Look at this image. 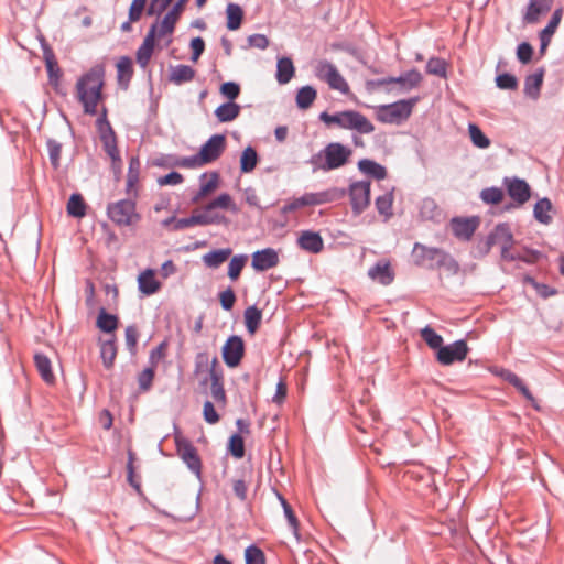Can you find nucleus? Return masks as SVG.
<instances>
[{
    "label": "nucleus",
    "instance_id": "e433bc0d",
    "mask_svg": "<svg viewBox=\"0 0 564 564\" xmlns=\"http://www.w3.org/2000/svg\"><path fill=\"white\" fill-rule=\"evenodd\" d=\"M226 15H227V28L230 31H236L240 28L242 19H243V11L240 8V6L236 3H229L226 8Z\"/></svg>",
    "mask_w": 564,
    "mask_h": 564
},
{
    "label": "nucleus",
    "instance_id": "58836bf2",
    "mask_svg": "<svg viewBox=\"0 0 564 564\" xmlns=\"http://www.w3.org/2000/svg\"><path fill=\"white\" fill-rule=\"evenodd\" d=\"M243 316L248 332L251 335H253L261 324L262 312L258 310L256 306H249L248 308H246Z\"/></svg>",
    "mask_w": 564,
    "mask_h": 564
},
{
    "label": "nucleus",
    "instance_id": "bb28decb",
    "mask_svg": "<svg viewBox=\"0 0 564 564\" xmlns=\"http://www.w3.org/2000/svg\"><path fill=\"white\" fill-rule=\"evenodd\" d=\"M219 186V175L217 173H210L209 175L203 174L200 177V187L197 194L193 197V203L197 204L212 193H214Z\"/></svg>",
    "mask_w": 564,
    "mask_h": 564
},
{
    "label": "nucleus",
    "instance_id": "13d9d810",
    "mask_svg": "<svg viewBox=\"0 0 564 564\" xmlns=\"http://www.w3.org/2000/svg\"><path fill=\"white\" fill-rule=\"evenodd\" d=\"M279 499L282 503V507H283V510H284V514L289 521V524L291 525V528L293 529L295 535H297V529H299V521H297V518L295 517L291 506L288 503V501L282 497V496H279Z\"/></svg>",
    "mask_w": 564,
    "mask_h": 564
},
{
    "label": "nucleus",
    "instance_id": "09e8293b",
    "mask_svg": "<svg viewBox=\"0 0 564 564\" xmlns=\"http://www.w3.org/2000/svg\"><path fill=\"white\" fill-rule=\"evenodd\" d=\"M315 198L316 205H323L327 203H332L334 200L339 199L343 197L344 192L337 189V188H330L324 192L313 193Z\"/></svg>",
    "mask_w": 564,
    "mask_h": 564
},
{
    "label": "nucleus",
    "instance_id": "a878e982",
    "mask_svg": "<svg viewBox=\"0 0 564 564\" xmlns=\"http://www.w3.org/2000/svg\"><path fill=\"white\" fill-rule=\"evenodd\" d=\"M553 0H530L527 12L524 14V21L527 23H536L540 15L545 14L550 11Z\"/></svg>",
    "mask_w": 564,
    "mask_h": 564
},
{
    "label": "nucleus",
    "instance_id": "aec40b11",
    "mask_svg": "<svg viewBox=\"0 0 564 564\" xmlns=\"http://www.w3.org/2000/svg\"><path fill=\"white\" fill-rule=\"evenodd\" d=\"M279 263V256L275 250L267 248L256 251L252 254V268L256 271H267L276 267Z\"/></svg>",
    "mask_w": 564,
    "mask_h": 564
},
{
    "label": "nucleus",
    "instance_id": "603ef678",
    "mask_svg": "<svg viewBox=\"0 0 564 564\" xmlns=\"http://www.w3.org/2000/svg\"><path fill=\"white\" fill-rule=\"evenodd\" d=\"M426 72L440 77H446V63L442 58H430L426 64Z\"/></svg>",
    "mask_w": 564,
    "mask_h": 564
},
{
    "label": "nucleus",
    "instance_id": "c85d7f7f",
    "mask_svg": "<svg viewBox=\"0 0 564 564\" xmlns=\"http://www.w3.org/2000/svg\"><path fill=\"white\" fill-rule=\"evenodd\" d=\"M195 77V70L188 65H176L170 69V82L175 85H182L193 80Z\"/></svg>",
    "mask_w": 564,
    "mask_h": 564
},
{
    "label": "nucleus",
    "instance_id": "a18cd8bd",
    "mask_svg": "<svg viewBox=\"0 0 564 564\" xmlns=\"http://www.w3.org/2000/svg\"><path fill=\"white\" fill-rule=\"evenodd\" d=\"M468 132L473 144L480 149H487L490 145V140L482 133L480 128L475 123H469Z\"/></svg>",
    "mask_w": 564,
    "mask_h": 564
},
{
    "label": "nucleus",
    "instance_id": "5fc2aeb1",
    "mask_svg": "<svg viewBox=\"0 0 564 564\" xmlns=\"http://www.w3.org/2000/svg\"><path fill=\"white\" fill-rule=\"evenodd\" d=\"M481 199L487 204H499L503 198V193L500 188L490 187L482 189L480 193Z\"/></svg>",
    "mask_w": 564,
    "mask_h": 564
},
{
    "label": "nucleus",
    "instance_id": "20e7f679",
    "mask_svg": "<svg viewBox=\"0 0 564 564\" xmlns=\"http://www.w3.org/2000/svg\"><path fill=\"white\" fill-rule=\"evenodd\" d=\"M351 155V149L339 142H332L327 144L317 156L312 159V163L315 164L317 169L330 171L346 165Z\"/></svg>",
    "mask_w": 564,
    "mask_h": 564
},
{
    "label": "nucleus",
    "instance_id": "f8f14e48",
    "mask_svg": "<svg viewBox=\"0 0 564 564\" xmlns=\"http://www.w3.org/2000/svg\"><path fill=\"white\" fill-rule=\"evenodd\" d=\"M468 351L467 343L460 339L451 345L442 346L436 352V359L441 365L449 366L455 361L465 360Z\"/></svg>",
    "mask_w": 564,
    "mask_h": 564
},
{
    "label": "nucleus",
    "instance_id": "393cba45",
    "mask_svg": "<svg viewBox=\"0 0 564 564\" xmlns=\"http://www.w3.org/2000/svg\"><path fill=\"white\" fill-rule=\"evenodd\" d=\"M297 243L303 250L312 253H319L324 248V241L321 235L310 230L303 231L300 235Z\"/></svg>",
    "mask_w": 564,
    "mask_h": 564
},
{
    "label": "nucleus",
    "instance_id": "9d476101",
    "mask_svg": "<svg viewBox=\"0 0 564 564\" xmlns=\"http://www.w3.org/2000/svg\"><path fill=\"white\" fill-rule=\"evenodd\" d=\"M413 257L416 264L427 267L430 269L444 265L445 262L451 259L442 249L429 248L419 242L413 247Z\"/></svg>",
    "mask_w": 564,
    "mask_h": 564
},
{
    "label": "nucleus",
    "instance_id": "4468645a",
    "mask_svg": "<svg viewBox=\"0 0 564 564\" xmlns=\"http://www.w3.org/2000/svg\"><path fill=\"white\" fill-rule=\"evenodd\" d=\"M349 196L355 214L362 213L370 203V182H356L350 185Z\"/></svg>",
    "mask_w": 564,
    "mask_h": 564
},
{
    "label": "nucleus",
    "instance_id": "4d7b16f0",
    "mask_svg": "<svg viewBox=\"0 0 564 564\" xmlns=\"http://www.w3.org/2000/svg\"><path fill=\"white\" fill-rule=\"evenodd\" d=\"M155 367L150 366L145 368L138 378L139 387L141 390L147 391L153 381Z\"/></svg>",
    "mask_w": 564,
    "mask_h": 564
},
{
    "label": "nucleus",
    "instance_id": "cd10ccee",
    "mask_svg": "<svg viewBox=\"0 0 564 564\" xmlns=\"http://www.w3.org/2000/svg\"><path fill=\"white\" fill-rule=\"evenodd\" d=\"M499 375L503 380L508 381L516 389H518L522 395L533 404L535 409H539L535 398L516 373L510 370H501Z\"/></svg>",
    "mask_w": 564,
    "mask_h": 564
},
{
    "label": "nucleus",
    "instance_id": "412c9836",
    "mask_svg": "<svg viewBox=\"0 0 564 564\" xmlns=\"http://www.w3.org/2000/svg\"><path fill=\"white\" fill-rule=\"evenodd\" d=\"M44 61L48 75V83L56 91H59L62 72L51 47H44Z\"/></svg>",
    "mask_w": 564,
    "mask_h": 564
},
{
    "label": "nucleus",
    "instance_id": "ea45409f",
    "mask_svg": "<svg viewBox=\"0 0 564 564\" xmlns=\"http://www.w3.org/2000/svg\"><path fill=\"white\" fill-rule=\"evenodd\" d=\"M100 356L102 364L107 369L113 366L117 356V346L113 339L106 340L100 346Z\"/></svg>",
    "mask_w": 564,
    "mask_h": 564
},
{
    "label": "nucleus",
    "instance_id": "de8ad7c7",
    "mask_svg": "<svg viewBox=\"0 0 564 564\" xmlns=\"http://www.w3.org/2000/svg\"><path fill=\"white\" fill-rule=\"evenodd\" d=\"M421 337L427 344V346L432 349H440L443 344V338L441 335L436 334L433 328L430 326L424 327L421 330Z\"/></svg>",
    "mask_w": 564,
    "mask_h": 564
},
{
    "label": "nucleus",
    "instance_id": "338daca9",
    "mask_svg": "<svg viewBox=\"0 0 564 564\" xmlns=\"http://www.w3.org/2000/svg\"><path fill=\"white\" fill-rule=\"evenodd\" d=\"M204 419L209 424H216L219 421V415L217 414L214 404L210 401H206L203 408Z\"/></svg>",
    "mask_w": 564,
    "mask_h": 564
},
{
    "label": "nucleus",
    "instance_id": "e2e57ef3",
    "mask_svg": "<svg viewBox=\"0 0 564 564\" xmlns=\"http://www.w3.org/2000/svg\"><path fill=\"white\" fill-rule=\"evenodd\" d=\"M183 175L178 172H171L164 176L158 178V184L160 186L166 185H178L183 182Z\"/></svg>",
    "mask_w": 564,
    "mask_h": 564
},
{
    "label": "nucleus",
    "instance_id": "79ce46f5",
    "mask_svg": "<svg viewBox=\"0 0 564 564\" xmlns=\"http://www.w3.org/2000/svg\"><path fill=\"white\" fill-rule=\"evenodd\" d=\"M258 163V154L251 147H247L240 158V170L243 173H250L254 170Z\"/></svg>",
    "mask_w": 564,
    "mask_h": 564
},
{
    "label": "nucleus",
    "instance_id": "c03bdc74",
    "mask_svg": "<svg viewBox=\"0 0 564 564\" xmlns=\"http://www.w3.org/2000/svg\"><path fill=\"white\" fill-rule=\"evenodd\" d=\"M551 209V202L547 198H542L534 206V216L540 223L549 224L552 220Z\"/></svg>",
    "mask_w": 564,
    "mask_h": 564
},
{
    "label": "nucleus",
    "instance_id": "052dcab7",
    "mask_svg": "<svg viewBox=\"0 0 564 564\" xmlns=\"http://www.w3.org/2000/svg\"><path fill=\"white\" fill-rule=\"evenodd\" d=\"M147 0H133L129 9V19L132 22L138 21L145 8Z\"/></svg>",
    "mask_w": 564,
    "mask_h": 564
},
{
    "label": "nucleus",
    "instance_id": "f03ea898",
    "mask_svg": "<svg viewBox=\"0 0 564 564\" xmlns=\"http://www.w3.org/2000/svg\"><path fill=\"white\" fill-rule=\"evenodd\" d=\"M216 208L230 210L232 213H238L239 210L237 205L234 203L232 197L229 194L224 193L209 202L204 207L203 212H194L191 217L177 219L173 228L175 230H181L196 225L206 226L210 224H220L225 218L214 212Z\"/></svg>",
    "mask_w": 564,
    "mask_h": 564
},
{
    "label": "nucleus",
    "instance_id": "5701e85b",
    "mask_svg": "<svg viewBox=\"0 0 564 564\" xmlns=\"http://www.w3.org/2000/svg\"><path fill=\"white\" fill-rule=\"evenodd\" d=\"M509 196L519 205L527 203L530 198V186L523 180L513 178L507 183Z\"/></svg>",
    "mask_w": 564,
    "mask_h": 564
},
{
    "label": "nucleus",
    "instance_id": "dca6fc26",
    "mask_svg": "<svg viewBox=\"0 0 564 564\" xmlns=\"http://www.w3.org/2000/svg\"><path fill=\"white\" fill-rule=\"evenodd\" d=\"M479 224L478 217H455L451 220L449 226L457 239L468 241L479 227Z\"/></svg>",
    "mask_w": 564,
    "mask_h": 564
},
{
    "label": "nucleus",
    "instance_id": "69168bd1",
    "mask_svg": "<svg viewBox=\"0 0 564 564\" xmlns=\"http://www.w3.org/2000/svg\"><path fill=\"white\" fill-rule=\"evenodd\" d=\"M166 349H167V344L165 341H163L151 351V354H150L151 366L156 367V365L165 357Z\"/></svg>",
    "mask_w": 564,
    "mask_h": 564
},
{
    "label": "nucleus",
    "instance_id": "7ed1b4c3",
    "mask_svg": "<svg viewBox=\"0 0 564 564\" xmlns=\"http://www.w3.org/2000/svg\"><path fill=\"white\" fill-rule=\"evenodd\" d=\"M319 119L327 126H336L341 129L356 130L359 133H371L373 124L362 113L355 110H346L330 115L322 112Z\"/></svg>",
    "mask_w": 564,
    "mask_h": 564
},
{
    "label": "nucleus",
    "instance_id": "8fccbe9b",
    "mask_svg": "<svg viewBox=\"0 0 564 564\" xmlns=\"http://www.w3.org/2000/svg\"><path fill=\"white\" fill-rule=\"evenodd\" d=\"M392 203L393 197L391 193H387L382 196H379L376 199V207L379 214L383 215L386 218H389L392 215Z\"/></svg>",
    "mask_w": 564,
    "mask_h": 564
},
{
    "label": "nucleus",
    "instance_id": "1a4fd4ad",
    "mask_svg": "<svg viewBox=\"0 0 564 564\" xmlns=\"http://www.w3.org/2000/svg\"><path fill=\"white\" fill-rule=\"evenodd\" d=\"M315 75L321 80L326 82L332 89L338 90L341 94L349 93L348 83L332 63L319 61L315 66Z\"/></svg>",
    "mask_w": 564,
    "mask_h": 564
},
{
    "label": "nucleus",
    "instance_id": "49530a36",
    "mask_svg": "<svg viewBox=\"0 0 564 564\" xmlns=\"http://www.w3.org/2000/svg\"><path fill=\"white\" fill-rule=\"evenodd\" d=\"M248 258L247 256H235L231 258L229 265H228V276L230 280L236 281L240 274L242 269L246 265Z\"/></svg>",
    "mask_w": 564,
    "mask_h": 564
},
{
    "label": "nucleus",
    "instance_id": "c9c22d12",
    "mask_svg": "<svg viewBox=\"0 0 564 564\" xmlns=\"http://www.w3.org/2000/svg\"><path fill=\"white\" fill-rule=\"evenodd\" d=\"M34 362L42 379L47 383H53L55 377L52 371L51 360L45 355L36 354Z\"/></svg>",
    "mask_w": 564,
    "mask_h": 564
},
{
    "label": "nucleus",
    "instance_id": "f257e3e1",
    "mask_svg": "<svg viewBox=\"0 0 564 564\" xmlns=\"http://www.w3.org/2000/svg\"><path fill=\"white\" fill-rule=\"evenodd\" d=\"M105 66L96 64L84 73L76 82V97L84 112L90 116L98 113V106L105 99Z\"/></svg>",
    "mask_w": 564,
    "mask_h": 564
},
{
    "label": "nucleus",
    "instance_id": "7c9ffc66",
    "mask_svg": "<svg viewBox=\"0 0 564 564\" xmlns=\"http://www.w3.org/2000/svg\"><path fill=\"white\" fill-rule=\"evenodd\" d=\"M295 68L293 62L289 57H281L276 65V80L281 85L288 84L294 76Z\"/></svg>",
    "mask_w": 564,
    "mask_h": 564
},
{
    "label": "nucleus",
    "instance_id": "473e14b6",
    "mask_svg": "<svg viewBox=\"0 0 564 564\" xmlns=\"http://www.w3.org/2000/svg\"><path fill=\"white\" fill-rule=\"evenodd\" d=\"M239 113L240 106L231 101L220 105L215 110V116L219 122H230L235 120Z\"/></svg>",
    "mask_w": 564,
    "mask_h": 564
},
{
    "label": "nucleus",
    "instance_id": "f704fd0d",
    "mask_svg": "<svg viewBox=\"0 0 564 564\" xmlns=\"http://www.w3.org/2000/svg\"><path fill=\"white\" fill-rule=\"evenodd\" d=\"M67 214L75 218H83L86 215V204L78 193L72 194L66 206Z\"/></svg>",
    "mask_w": 564,
    "mask_h": 564
},
{
    "label": "nucleus",
    "instance_id": "6e6552de",
    "mask_svg": "<svg viewBox=\"0 0 564 564\" xmlns=\"http://www.w3.org/2000/svg\"><path fill=\"white\" fill-rule=\"evenodd\" d=\"M423 77L416 69H411L399 77H386L375 82L378 87H386L394 85L395 87L389 88L388 91L408 93L420 86Z\"/></svg>",
    "mask_w": 564,
    "mask_h": 564
},
{
    "label": "nucleus",
    "instance_id": "2eb2a0df",
    "mask_svg": "<svg viewBox=\"0 0 564 564\" xmlns=\"http://www.w3.org/2000/svg\"><path fill=\"white\" fill-rule=\"evenodd\" d=\"M245 354V344L241 337L230 336L223 346V359L230 367H237Z\"/></svg>",
    "mask_w": 564,
    "mask_h": 564
},
{
    "label": "nucleus",
    "instance_id": "37998d69",
    "mask_svg": "<svg viewBox=\"0 0 564 564\" xmlns=\"http://www.w3.org/2000/svg\"><path fill=\"white\" fill-rule=\"evenodd\" d=\"M97 327L102 332L112 333L118 327V318L116 315L101 310L97 317Z\"/></svg>",
    "mask_w": 564,
    "mask_h": 564
},
{
    "label": "nucleus",
    "instance_id": "ddd939ff",
    "mask_svg": "<svg viewBox=\"0 0 564 564\" xmlns=\"http://www.w3.org/2000/svg\"><path fill=\"white\" fill-rule=\"evenodd\" d=\"M226 149V138L223 134H214L200 148L198 155L204 165L220 158Z\"/></svg>",
    "mask_w": 564,
    "mask_h": 564
},
{
    "label": "nucleus",
    "instance_id": "3c124183",
    "mask_svg": "<svg viewBox=\"0 0 564 564\" xmlns=\"http://www.w3.org/2000/svg\"><path fill=\"white\" fill-rule=\"evenodd\" d=\"M246 564H265V556L261 549L251 545L245 552Z\"/></svg>",
    "mask_w": 564,
    "mask_h": 564
},
{
    "label": "nucleus",
    "instance_id": "6e6d98bb",
    "mask_svg": "<svg viewBox=\"0 0 564 564\" xmlns=\"http://www.w3.org/2000/svg\"><path fill=\"white\" fill-rule=\"evenodd\" d=\"M496 84L500 89H516L518 87L517 78L508 73L498 75Z\"/></svg>",
    "mask_w": 564,
    "mask_h": 564
},
{
    "label": "nucleus",
    "instance_id": "864d4df0",
    "mask_svg": "<svg viewBox=\"0 0 564 564\" xmlns=\"http://www.w3.org/2000/svg\"><path fill=\"white\" fill-rule=\"evenodd\" d=\"M229 452L236 458L245 456V442L239 434H235L229 440Z\"/></svg>",
    "mask_w": 564,
    "mask_h": 564
},
{
    "label": "nucleus",
    "instance_id": "f3484780",
    "mask_svg": "<svg viewBox=\"0 0 564 564\" xmlns=\"http://www.w3.org/2000/svg\"><path fill=\"white\" fill-rule=\"evenodd\" d=\"M177 453L188 468L199 475L202 464L196 448L186 440L176 438Z\"/></svg>",
    "mask_w": 564,
    "mask_h": 564
},
{
    "label": "nucleus",
    "instance_id": "2f4dec72",
    "mask_svg": "<svg viewBox=\"0 0 564 564\" xmlns=\"http://www.w3.org/2000/svg\"><path fill=\"white\" fill-rule=\"evenodd\" d=\"M231 249H217L203 256V261L208 268L216 269L221 265L231 256Z\"/></svg>",
    "mask_w": 564,
    "mask_h": 564
},
{
    "label": "nucleus",
    "instance_id": "0eeeda50",
    "mask_svg": "<svg viewBox=\"0 0 564 564\" xmlns=\"http://www.w3.org/2000/svg\"><path fill=\"white\" fill-rule=\"evenodd\" d=\"M109 218L119 226H131L140 220L135 210V203L132 199H122L107 207Z\"/></svg>",
    "mask_w": 564,
    "mask_h": 564
},
{
    "label": "nucleus",
    "instance_id": "774afa93",
    "mask_svg": "<svg viewBox=\"0 0 564 564\" xmlns=\"http://www.w3.org/2000/svg\"><path fill=\"white\" fill-rule=\"evenodd\" d=\"M232 490L241 501L247 499L248 484L243 478L232 480Z\"/></svg>",
    "mask_w": 564,
    "mask_h": 564
},
{
    "label": "nucleus",
    "instance_id": "bf43d9fd",
    "mask_svg": "<svg viewBox=\"0 0 564 564\" xmlns=\"http://www.w3.org/2000/svg\"><path fill=\"white\" fill-rule=\"evenodd\" d=\"M220 93L229 100H235L240 94V87L234 82H227L220 86Z\"/></svg>",
    "mask_w": 564,
    "mask_h": 564
},
{
    "label": "nucleus",
    "instance_id": "4c0bfd02",
    "mask_svg": "<svg viewBox=\"0 0 564 564\" xmlns=\"http://www.w3.org/2000/svg\"><path fill=\"white\" fill-rule=\"evenodd\" d=\"M117 70H118V82L121 86L127 88L128 83L130 82L133 68H132V61L131 58L127 56H122L119 58L117 63Z\"/></svg>",
    "mask_w": 564,
    "mask_h": 564
},
{
    "label": "nucleus",
    "instance_id": "423d86ee",
    "mask_svg": "<svg viewBox=\"0 0 564 564\" xmlns=\"http://www.w3.org/2000/svg\"><path fill=\"white\" fill-rule=\"evenodd\" d=\"M416 101L417 98H412L379 106L377 110V118L379 121L384 123H400L410 117Z\"/></svg>",
    "mask_w": 564,
    "mask_h": 564
},
{
    "label": "nucleus",
    "instance_id": "a19ab883",
    "mask_svg": "<svg viewBox=\"0 0 564 564\" xmlns=\"http://www.w3.org/2000/svg\"><path fill=\"white\" fill-rule=\"evenodd\" d=\"M317 93L312 86H304L296 94V105L301 109H307L316 99Z\"/></svg>",
    "mask_w": 564,
    "mask_h": 564
},
{
    "label": "nucleus",
    "instance_id": "9b49d317",
    "mask_svg": "<svg viewBox=\"0 0 564 564\" xmlns=\"http://www.w3.org/2000/svg\"><path fill=\"white\" fill-rule=\"evenodd\" d=\"M495 245L500 246L501 257L503 259H514V256L510 253V249L513 246V237L507 225H498L495 228V230L488 236L485 252L487 253L490 250V248Z\"/></svg>",
    "mask_w": 564,
    "mask_h": 564
},
{
    "label": "nucleus",
    "instance_id": "c756f323",
    "mask_svg": "<svg viewBox=\"0 0 564 564\" xmlns=\"http://www.w3.org/2000/svg\"><path fill=\"white\" fill-rule=\"evenodd\" d=\"M543 76L544 73L542 69L527 76L524 82V94L528 97L532 99H536L539 97L543 84Z\"/></svg>",
    "mask_w": 564,
    "mask_h": 564
},
{
    "label": "nucleus",
    "instance_id": "39448f33",
    "mask_svg": "<svg viewBox=\"0 0 564 564\" xmlns=\"http://www.w3.org/2000/svg\"><path fill=\"white\" fill-rule=\"evenodd\" d=\"M203 367L209 368L210 376V393L213 399L221 403H226V393L223 386V371L219 368L217 358H214L210 362L207 354L200 352L196 357V371L198 372Z\"/></svg>",
    "mask_w": 564,
    "mask_h": 564
},
{
    "label": "nucleus",
    "instance_id": "a211bd4d",
    "mask_svg": "<svg viewBox=\"0 0 564 564\" xmlns=\"http://www.w3.org/2000/svg\"><path fill=\"white\" fill-rule=\"evenodd\" d=\"M368 276L382 285L391 284L394 280V272L390 261L387 259L379 260L369 269Z\"/></svg>",
    "mask_w": 564,
    "mask_h": 564
},
{
    "label": "nucleus",
    "instance_id": "0e129e2a",
    "mask_svg": "<svg viewBox=\"0 0 564 564\" xmlns=\"http://www.w3.org/2000/svg\"><path fill=\"white\" fill-rule=\"evenodd\" d=\"M219 301L224 310L230 311L236 302V295L229 288L219 294Z\"/></svg>",
    "mask_w": 564,
    "mask_h": 564
},
{
    "label": "nucleus",
    "instance_id": "4be33fe9",
    "mask_svg": "<svg viewBox=\"0 0 564 564\" xmlns=\"http://www.w3.org/2000/svg\"><path fill=\"white\" fill-rule=\"evenodd\" d=\"M188 0H178L172 10L164 17L163 21L161 22L160 26H158L159 30V36L169 35L174 31L175 23L184 10V7Z\"/></svg>",
    "mask_w": 564,
    "mask_h": 564
},
{
    "label": "nucleus",
    "instance_id": "6ab92c4d",
    "mask_svg": "<svg viewBox=\"0 0 564 564\" xmlns=\"http://www.w3.org/2000/svg\"><path fill=\"white\" fill-rule=\"evenodd\" d=\"M159 36L158 25H152L147 36L143 40V43L137 51V62L143 68L149 64L155 44V36Z\"/></svg>",
    "mask_w": 564,
    "mask_h": 564
},
{
    "label": "nucleus",
    "instance_id": "72a5a7b5",
    "mask_svg": "<svg viewBox=\"0 0 564 564\" xmlns=\"http://www.w3.org/2000/svg\"><path fill=\"white\" fill-rule=\"evenodd\" d=\"M358 167L361 172L369 174L377 180H383L387 176L386 167L372 160H360L358 162Z\"/></svg>",
    "mask_w": 564,
    "mask_h": 564
},
{
    "label": "nucleus",
    "instance_id": "680f3d73",
    "mask_svg": "<svg viewBox=\"0 0 564 564\" xmlns=\"http://www.w3.org/2000/svg\"><path fill=\"white\" fill-rule=\"evenodd\" d=\"M532 55H533V48L529 43L524 42L518 46L517 57L521 63H523V64L529 63L532 58Z\"/></svg>",
    "mask_w": 564,
    "mask_h": 564
},
{
    "label": "nucleus",
    "instance_id": "b1692460",
    "mask_svg": "<svg viewBox=\"0 0 564 564\" xmlns=\"http://www.w3.org/2000/svg\"><path fill=\"white\" fill-rule=\"evenodd\" d=\"M139 291L149 296L156 293L161 289V282L155 278V271L147 269L138 276Z\"/></svg>",
    "mask_w": 564,
    "mask_h": 564
}]
</instances>
